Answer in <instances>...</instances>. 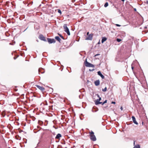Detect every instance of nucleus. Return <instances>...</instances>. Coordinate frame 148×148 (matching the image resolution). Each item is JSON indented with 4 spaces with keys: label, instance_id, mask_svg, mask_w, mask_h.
<instances>
[{
    "label": "nucleus",
    "instance_id": "1",
    "mask_svg": "<svg viewBox=\"0 0 148 148\" xmlns=\"http://www.w3.org/2000/svg\"><path fill=\"white\" fill-rule=\"evenodd\" d=\"M89 133V136L90 140L94 141H95L96 140V138L94 134V132L92 131H91V132H90Z\"/></svg>",
    "mask_w": 148,
    "mask_h": 148
},
{
    "label": "nucleus",
    "instance_id": "2",
    "mask_svg": "<svg viewBox=\"0 0 148 148\" xmlns=\"http://www.w3.org/2000/svg\"><path fill=\"white\" fill-rule=\"evenodd\" d=\"M63 28L64 31L69 36L70 35V32L69 30V28L67 26V25L66 24H65L64 25Z\"/></svg>",
    "mask_w": 148,
    "mask_h": 148
},
{
    "label": "nucleus",
    "instance_id": "3",
    "mask_svg": "<svg viewBox=\"0 0 148 148\" xmlns=\"http://www.w3.org/2000/svg\"><path fill=\"white\" fill-rule=\"evenodd\" d=\"M99 98L98 99H97L95 102V104L96 105H97L99 104H101L102 103V102L99 101L101 100V98L100 97L99 95H96Z\"/></svg>",
    "mask_w": 148,
    "mask_h": 148
},
{
    "label": "nucleus",
    "instance_id": "4",
    "mask_svg": "<svg viewBox=\"0 0 148 148\" xmlns=\"http://www.w3.org/2000/svg\"><path fill=\"white\" fill-rule=\"evenodd\" d=\"M85 65L87 67H94V65H93L87 62L86 61V62Z\"/></svg>",
    "mask_w": 148,
    "mask_h": 148
},
{
    "label": "nucleus",
    "instance_id": "5",
    "mask_svg": "<svg viewBox=\"0 0 148 148\" xmlns=\"http://www.w3.org/2000/svg\"><path fill=\"white\" fill-rule=\"evenodd\" d=\"M47 41L50 44L54 43L56 42V41L55 39H51L49 38H47Z\"/></svg>",
    "mask_w": 148,
    "mask_h": 148
},
{
    "label": "nucleus",
    "instance_id": "6",
    "mask_svg": "<svg viewBox=\"0 0 148 148\" xmlns=\"http://www.w3.org/2000/svg\"><path fill=\"white\" fill-rule=\"evenodd\" d=\"M92 35L91 34L89 35L86 38V40H92Z\"/></svg>",
    "mask_w": 148,
    "mask_h": 148
},
{
    "label": "nucleus",
    "instance_id": "7",
    "mask_svg": "<svg viewBox=\"0 0 148 148\" xmlns=\"http://www.w3.org/2000/svg\"><path fill=\"white\" fill-rule=\"evenodd\" d=\"M132 120L133 121L134 123L135 124H136V125H138V123L136 121L135 117L134 116H133L132 117Z\"/></svg>",
    "mask_w": 148,
    "mask_h": 148
},
{
    "label": "nucleus",
    "instance_id": "8",
    "mask_svg": "<svg viewBox=\"0 0 148 148\" xmlns=\"http://www.w3.org/2000/svg\"><path fill=\"white\" fill-rule=\"evenodd\" d=\"M36 86L38 89L42 91H43L45 89V88L41 86H40L37 85H36Z\"/></svg>",
    "mask_w": 148,
    "mask_h": 148
},
{
    "label": "nucleus",
    "instance_id": "9",
    "mask_svg": "<svg viewBox=\"0 0 148 148\" xmlns=\"http://www.w3.org/2000/svg\"><path fill=\"white\" fill-rule=\"evenodd\" d=\"M94 83L96 86L99 85L100 84L99 80H98L95 81L94 82Z\"/></svg>",
    "mask_w": 148,
    "mask_h": 148
},
{
    "label": "nucleus",
    "instance_id": "10",
    "mask_svg": "<svg viewBox=\"0 0 148 148\" xmlns=\"http://www.w3.org/2000/svg\"><path fill=\"white\" fill-rule=\"evenodd\" d=\"M98 74L100 76L102 79H104V76L101 73L100 71H99L97 72Z\"/></svg>",
    "mask_w": 148,
    "mask_h": 148
},
{
    "label": "nucleus",
    "instance_id": "11",
    "mask_svg": "<svg viewBox=\"0 0 148 148\" xmlns=\"http://www.w3.org/2000/svg\"><path fill=\"white\" fill-rule=\"evenodd\" d=\"M40 36L41 40L44 41H46L45 38L42 35H40Z\"/></svg>",
    "mask_w": 148,
    "mask_h": 148
},
{
    "label": "nucleus",
    "instance_id": "12",
    "mask_svg": "<svg viewBox=\"0 0 148 148\" xmlns=\"http://www.w3.org/2000/svg\"><path fill=\"white\" fill-rule=\"evenodd\" d=\"M62 136L60 134H57L56 137V139H59L60 137H61Z\"/></svg>",
    "mask_w": 148,
    "mask_h": 148
},
{
    "label": "nucleus",
    "instance_id": "13",
    "mask_svg": "<svg viewBox=\"0 0 148 148\" xmlns=\"http://www.w3.org/2000/svg\"><path fill=\"white\" fill-rule=\"evenodd\" d=\"M107 40V38L106 37H103L102 38L101 42L103 43L104 42Z\"/></svg>",
    "mask_w": 148,
    "mask_h": 148
},
{
    "label": "nucleus",
    "instance_id": "14",
    "mask_svg": "<svg viewBox=\"0 0 148 148\" xmlns=\"http://www.w3.org/2000/svg\"><path fill=\"white\" fill-rule=\"evenodd\" d=\"M55 38L58 41H59L60 42L61 39L59 38V37L58 36H56L55 37Z\"/></svg>",
    "mask_w": 148,
    "mask_h": 148
},
{
    "label": "nucleus",
    "instance_id": "15",
    "mask_svg": "<svg viewBox=\"0 0 148 148\" xmlns=\"http://www.w3.org/2000/svg\"><path fill=\"white\" fill-rule=\"evenodd\" d=\"M133 148H140V146L139 145H137L133 147Z\"/></svg>",
    "mask_w": 148,
    "mask_h": 148
},
{
    "label": "nucleus",
    "instance_id": "16",
    "mask_svg": "<svg viewBox=\"0 0 148 148\" xmlns=\"http://www.w3.org/2000/svg\"><path fill=\"white\" fill-rule=\"evenodd\" d=\"M108 2H106L105 3V4L104 5V6L105 7H107L108 6Z\"/></svg>",
    "mask_w": 148,
    "mask_h": 148
},
{
    "label": "nucleus",
    "instance_id": "17",
    "mask_svg": "<svg viewBox=\"0 0 148 148\" xmlns=\"http://www.w3.org/2000/svg\"><path fill=\"white\" fill-rule=\"evenodd\" d=\"M107 90V88L106 87H105L104 89H103L102 90L103 92H105Z\"/></svg>",
    "mask_w": 148,
    "mask_h": 148
},
{
    "label": "nucleus",
    "instance_id": "18",
    "mask_svg": "<svg viewBox=\"0 0 148 148\" xmlns=\"http://www.w3.org/2000/svg\"><path fill=\"white\" fill-rule=\"evenodd\" d=\"M58 35H59V36H60V37L61 38H62V39H63V40L64 39V38L60 34H58Z\"/></svg>",
    "mask_w": 148,
    "mask_h": 148
},
{
    "label": "nucleus",
    "instance_id": "19",
    "mask_svg": "<svg viewBox=\"0 0 148 148\" xmlns=\"http://www.w3.org/2000/svg\"><path fill=\"white\" fill-rule=\"evenodd\" d=\"M107 100H105L103 103L102 102V103H101L102 105H103L105 103H107Z\"/></svg>",
    "mask_w": 148,
    "mask_h": 148
},
{
    "label": "nucleus",
    "instance_id": "20",
    "mask_svg": "<svg viewBox=\"0 0 148 148\" xmlns=\"http://www.w3.org/2000/svg\"><path fill=\"white\" fill-rule=\"evenodd\" d=\"M121 40L120 39H119V38L117 39V41L118 42H120V41H121Z\"/></svg>",
    "mask_w": 148,
    "mask_h": 148
},
{
    "label": "nucleus",
    "instance_id": "21",
    "mask_svg": "<svg viewBox=\"0 0 148 148\" xmlns=\"http://www.w3.org/2000/svg\"><path fill=\"white\" fill-rule=\"evenodd\" d=\"M58 12L59 13L61 14V11L60 10H58Z\"/></svg>",
    "mask_w": 148,
    "mask_h": 148
},
{
    "label": "nucleus",
    "instance_id": "22",
    "mask_svg": "<svg viewBox=\"0 0 148 148\" xmlns=\"http://www.w3.org/2000/svg\"><path fill=\"white\" fill-rule=\"evenodd\" d=\"M116 26L117 27H120L121 26V25L118 24H116Z\"/></svg>",
    "mask_w": 148,
    "mask_h": 148
},
{
    "label": "nucleus",
    "instance_id": "23",
    "mask_svg": "<svg viewBox=\"0 0 148 148\" xmlns=\"http://www.w3.org/2000/svg\"><path fill=\"white\" fill-rule=\"evenodd\" d=\"M111 103L114 104H115L116 103V102H114V101H112L111 102Z\"/></svg>",
    "mask_w": 148,
    "mask_h": 148
},
{
    "label": "nucleus",
    "instance_id": "24",
    "mask_svg": "<svg viewBox=\"0 0 148 148\" xmlns=\"http://www.w3.org/2000/svg\"><path fill=\"white\" fill-rule=\"evenodd\" d=\"M121 109L122 110H123V107H121Z\"/></svg>",
    "mask_w": 148,
    "mask_h": 148
},
{
    "label": "nucleus",
    "instance_id": "25",
    "mask_svg": "<svg viewBox=\"0 0 148 148\" xmlns=\"http://www.w3.org/2000/svg\"><path fill=\"white\" fill-rule=\"evenodd\" d=\"M135 141H134V145H135Z\"/></svg>",
    "mask_w": 148,
    "mask_h": 148
},
{
    "label": "nucleus",
    "instance_id": "26",
    "mask_svg": "<svg viewBox=\"0 0 148 148\" xmlns=\"http://www.w3.org/2000/svg\"><path fill=\"white\" fill-rule=\"evenodd\" d=\"M99 55V54H96V55L95 56H98V55Z\"/></svg>",
    "mask_w": 148,
    "mask_h": 148
},
{
    "label": "nucleus",
    "instance_id": "27",
    "mask_svg": "<svg viewBox=\"0 0 148 148\" xmlns=\"http://www.w3.org/2000/svg\"><path fill=\"white\" fill-rule=\"evenodd\" d=\"M72 0V2H74L75 1V0Z\"/></svg>",
    "mask_w": 148,
    "mask_h": 148
},
{
    "label": "nucleus",
    "instance_id": "28",
    "mask_svg": "<svg viewBox=\"0 0 148 148\" xmlns=\"http://www.w3.org/2000/svg\"><path fill=\"white\" fill-rule=\"evenodd\" d=\"M89 34V32H88L87 33V35H88Z\"/></svg>",
    "mask_w": 148,
    "mask_h": 148
},
{
    "label": "nucleus",
    "instance_id": "29",
    "mask_svg": "<svg viewBox=\"0 0 148 148\" xmlns=\"http://www.w3.org/2000/svg\"><path fill=\"white\" fill-rule=\"evenodd\" d=\"M132 70H133V69H134V67H133V66H132Z\"/></svg>",
    "mask_w": 148,
    "mask_h": 148
},
{
    "label": "nucleus",
    "instance_id": "30",
    "mask_svg": "<svg viewBox=\"0 0 148 148\" xmlns=\"http://www.w3.org/2000/svg\"><path fill=\"white\" fill-rule=\"evenodd\" d=\"M147 3L148 4V1H147Z\"/></svg>",
    "mask_w": 148,
    "mask_h": 148
},
{
    "label": "nucleus",
    "instance_id": "31",
    "mask_svg": "<svg viewBox=\"0 0 148 148\" xmlns=\"http://www.w3.org/2000/svg\"><path fill=\"white\" fill-rule=\"evenodd\" d=\"M123 1H124L125 0H121Z\"/></svg>",
    "mask_w": 148,
    "mask_h": 148
},
{
    "label": "nucleus",
    "instance_id": "32",
    "mask_svg": "<svg viewBox=\"0 0 148 148\" xmlns=\"http://www.w3.org/2000/svg\"><path fill=\"white\" fill-rule=\"evenodd\" d=\"M134 10H135V11H136V9H135Z\"/></svg>",
    "mask_w": 148,
    "mask_h": 148
}]
</instances>
